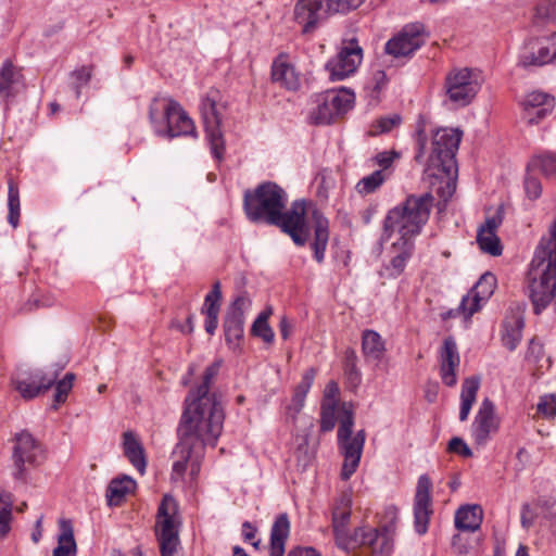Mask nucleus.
Segmentation results:
<instances>
[{
  "instance_id": "1",
  "label": "nucleus",
  "mask_w": 556,
  "mask_h": 556,
  "mask_svg": "<svg viewBox=\"0 0 556 556\" xmlns=\"http://www.w3.org/2000/svg\"><path fill=\"white\" fill-rule=\"evenodd\" d=\"M287 203V192L273 181L262 182L243 194V210L250 222L276 226L289 235L294 244L304 247L311 235L305 201L295 200L290 208Z\"/></svg>"
},
{
  "instance_id": "2",
  "label": "nucleus",
  "mask_w": 556,
  "mask_h": 556,
  "mask_svg": "<svg viewBox=\"0 0 556 556\" xmlns=\"http://www.w3.org/2000/svg\"><path fill=\"white\" fill-rule=\"evenodd\" d=\"M433 203L434 197L430 192L410 194L402 204L388 212L383 222V236L390 239L395 231L400 236L391 245L393 256L386 266L389 277L397 278L404 273L415 251V238L427 224Z\"/></svg>"
},
{
  "instance_id": "3",
  "label": "nucleus",
  "mask_w": 556,
  "mask_h": 556,
  "mask_svg": "<svg viewBox=\"0 0 556 556\" xmlns=\"http://www.w3.org/2000/svg\"><path fill=\"white\" fill-rule=\"evenodd\" d=\"M525 290L534 314L540 315L549 304L556 306V219L535 249Z\"/></svg>"
},
{
  "instance_id": "4",
  "label": "nucleus",
  "mask_w": 556,
  "mask_h": 556,
  "mask_svg": "<svg viewBox=\"0 0 556 556\" xmlns=\"http://www.w3.org/2000/svg\"><path fill=\"white\" fill-rule=\"evenodd\" d=\"M463 131L458 128H441L432 136L431 153L424 170V179L440 182L437 193L446 202L456 190V153Z\"/></svg>"
},
{
  "instance_id": "5",
  "label": "nucleus",
  "mask_w": 556,
  "mask_h": 556,
  "mask_svg": "<svg viewBox=\"0 0 556 556\" xmlns=\"http://www.w3.org/2000/svg\"><path fill=\"white\" fill-rule=\"evenodd\" d=\"M220 366L222 362L215 361L206 367L202 382L189 391L181 415L184 425L195 420L211 426L212 431L223 430L225 412L222 394L210 391Z\"/></svg>"
},
{
  "instance_id": "6",
  "label": "nucleus",
  "mask_w": 556,
  "mask_h": 556,
  "mask_svg": "<svg viewBox=\"0 0 556 556\" xmlns=\"http://www.w3.org/2000/svg\"><path fill=\"white\" fill-rule=\"evenodd\" d=\"M149 119L154 132L161 137L197 136L193 121L175 100L155 97L149 106Z\"/></svg>"
},
{
  "instance_id": "7",
  "label": "nucleus",
  "mask_w": 556,
  "mask_h": 556,
  "mask_svg": "<svg viewBox=\"0 0 556 556\" xmlns=\"http://www.w3.org/2000/svg\"><path fill=\"white\" fill-rule=\"evenodd\" d=\"M223 430L212 431V427L195 420L185 424L184 417L180 418L177 435L178 443L175 447L174 454L178 455L180 459L173 464L172 478H181L186 470L188 462L192 458L195 450L202 453L205 445L215 446Z\"/></svg>"
},
{
  "instance_id": "8",
  "label": "nucleus",
  "mask_w": 556,
  "mask_h": 556,
  "mask_svg": "<svg viewBox=\"0 0 556 556\" xmlns=\"http://www.w3.org/2000/svg\"><path fill=\"white\" fill-rule=\"evenodd\" d=\"M181 517L177 501L165 494L157 507L155 535L160 543L161 556H174L180 544Z\"/></svg>"
},
{
  "instance_id": "9",
  "label": "nucleus",
  "mask_w": 556,
  "mask_h": 556,
  "mask_svg": "<svg viewBox=\"0 0 556 556\" xmlns=\"http://www.w3.org/2000/svg\"><path fill=\"white\" fill-rule=\"evenodd\" d=\"M480 75L469 67L453 68L445 77L448 100L459 106L468 105L480 90Z\"/></svg>"
},
{
  "instance_id": "10",
  "label": "nucleus",
  "mask_w": 556,
  "mask_h": 556,
  "mask_svg": "<svg viewBox=\"0 0 556 556\" xmlns=\"http://www.w3.org/2000/svg\"><path fill=\"white\" fill-rule=\"evenodd\" d=\"M354 93L344 89L336 92L328 90L316 98L317 106L313 110L311 117L315 124H330L337 117L346 113L353 105Z\"/></svg>"
},
{
  "instance_id": "11",
  "label": "nucleus",
  "mask_w": 556,
  "mask_h": 556,
  "mask_svg": "<svg viewBox=\"0 0 556 556\" xmlns=\"http://www.w3.org/2000/svg\"><path fill=\"white\" fill-rule=\"evenodd\" d=\"M252 305V300L247 291L236 295L227 308L223 328L226 343L236 350L240 345L244 329V312Z\"/></svg>"
},
{
  "instance_id": "12",
  "label": "nucleus",
  "mask_w": 556,
  "mask_h": 556,
  "mask_svg": "<svg viewBox=\"0 0 556 556\" xmlns=\"http://www.w3.org/2000/svg\"><path fill=\"white\" fill-rule=\"evenodd\" d=\"M42 450L39 442L26 430L15 435V445L13 447V477L16 480L26 479V465L37 466L38 458Z\"/></svg>"
},
{
  "instance_id": "13",
  "label": "nucleus",
  "mask_w": 556,
  "mask_h": 556,
  "mask_svg": "<svg viewBox=\"0 0 556 556\" xmlns=\"http://www.w3.org/2000/svg\"><path fill=\"white\" fill-rule=\"evenodd\" d=\"M332 14L328 0H298L293 9V18L303 35L313 34Z\"/></svg>"
},
{
  "instance_id": "14",
  "label": "nucleus",
  "mask_w": 556,
  "mask_h": 556,
  "mask_svg": "<svg viewBox=\"0 0 556 556\" xmlns=\"http://www.w3.org/2000/svg\"><path fill=\"white\" fill-rule=\"evenodd\" d=\"M200 111L212 154L215 159L222 160L225 152V140L220 130L222 116L215 99L211 97L204 98L201 102Z\"/></svg>"
},
{
  "instance_id": "15",
  "label": "nucleus",
  "mask_w": 556,
  "mask_h": 556,
  "mask_svg": "<svg viewBox=\"0 0 556 556\" xmlns=\"http://www.w3.org/2000/svg\"><path fill=\"white\" fill-rule=\"evenodd\" d=\"M425 43V25L416 22L405 25L402 30L387 41L386 53L394 56H408Z\"/></svg>"
},
{
  "instance_id": "16",
  "label": "nucleus",
  "mask_w": 556,
  "mask_h": 556,
  "mask_svg": "<svg viewBox=\"0 0 556 556\" xmlns=\"http://www.w3.org/2000/svg\"><path fill=\"white\" fill-rule=\"evenodd\" d=\"M431 490L430 477L421 475L417 481L413 505L414 528L419 535H424L428 531L429 521L433 515Z\"/></svg>"
},
{
  "instance_id": "17",
  "label": "nucleus",
  "mask_w": 556,
  "mask_h": 556,
  "mask_svg": "<svg viewBox=\"0 0 556 556\" xmlns=\"http://www.w3.org/2000/svg\"><path fill=\"white\" fill-rule=\"evenodd\" d=\"M363 59V50L355 42L351 41L349 46L342 47L336 56L326 63V70L332 81L343 80L353 74Z\"/></svg>"
},
{
  "instance_id": "18",
  "label": "nucleus",
  "mask_w": 556,
  "mask_h": 556,
  "mask_svg": "<svg viewBox=\"0 0 556 556\" xmlns=\"http://www.w3.org/2000/svg\"><path fill=\"white\" fill-rule=\"evenodd\" d=\"M498 427L500 419L496 416L495 405L489 397H485L471 426V437L475 444L484 446L489 442L491 434L498 430Z\"/></svg>"
},
{
  "instance_id": "19",
  "label": "nucleus",
  "mask_w": 556,
  "mask_h": 556,
  "mask_svg": "<svg viewBox=\"0 0 556 556\" xmlns=\"http://www.w3.org/2000/svg\"><path fill=\"white\" fill-rule=\"evenodd\" d=\"M61 370L62 367H55L51 371L37 370L24 378H17L14 381L15 388L24 399H34L45 393L55 383Z\"/></svg>"
},
{
  "instance_id": "20",
  "label": "nucleus",
  "mask_w": 556,
  "mask_h": 556,
  "mask_svg": "<svg viewBox=\"0 0 556 556\" xmlns=\"http://www.w3.org/2000/svg\"><path fill=\"white\" fill-rule=\"evenodd\" d=\"M503 223L502 211L497 210L496 213L485 218L477 231V243L480 250L492 256H500L503 252V245L497 236V229Z\"/></svg>"
},
{
  "instance_id": "21",
  "label": "nucleus",
  "mask_w": 556,
  "mask_h": 556,
  "mask_svg": "<svg viewBox=\"0 0 556 556\" xmlns=\"http://www.w3.org/2000/svg\"><path fill=\"white\" fill-rule=\"evenodd\" d=\"M552 61L549 45L544 38L534 37L525 41L518 58V65L528 70L543 66Z\"/></svg>"
},
{
  "instance_id": "22",
  "label": "nucleus",
  "mask_w": 556,
  "mask_h": 556,
  "mask_svg": "<svg viewBox=\"0 0 556 556\" xmlns=\"http://www.w3.org/2000/svg\"><path fill=\"white\" fill-rule=\"evenodd\" d=\"M365 438V431L359 430L353 437V439L338 443L339 448L344 457L341 470L342 480H349L351 476L356 471L362 457Z\"/></svg>"
},
{
  "instance_id": "23",
  "label": "nucleus",
  "mask_w": 556,
  "mask_h": 556,
  "mask_svg": "<svg viewBox=\"0 0 556 556\" xmlns=\"http://www.w3.org/2000/svg\"><path fill=\"white\" fill-rule=\"evenodd\" d=\"M351 518V500L342 496L332 513V527L337 545L342 549H350L351 539L348 525Z\"/></svg>"
},
{
  "instance_id": "24",
  "label": "nucleus",
  "mask_w": 556,
  "mask_h": 556,
  "mask_svg": "<svg viewBox=\"0 0 556 556\" xmlns=\"http://www.w3.org/2000/svg\"><path fill=\"white\" fill-rule=\"evenodd\" d=\"M440 374L444 384L454 387L457 382L456 369L459 366L460 358L455 340L447 337L443 341L440 353Z\"/></svg>"
},
{
  "instance_id": "25",
  "label": "nucleus",
  "mask_w": 556,
  "mask_h": 556,
  "mask_svg": "<svg viewBox=\"0 0 556 556\" xmlns=\"http://www.w3.org/2000/svg\"><path fill=\"white\" fill-rule=\"evenodd\" d=\"M496 288V277L490 273H484L479 280L475 283L468 294L465 298H470V311L469 314H475L481 308L482 303L486 302L493 294Z\"/></svg>"
},
{
  "instance_id": "26",
  "label": "nucleus",
  "mask_w": 556,
  "mask_h": 556,
  "mask_svg": "<svg viewBox=\"0 0 556 556\" xmlns=\"http://www.w3.org/2000/svg\"><path fill=\"white\" fill-rule=\"evenodd\" d=\"M314 240L311 248L314 252V258L318 263H323L325 258L326 248L329 241V222L318 210L312 213Z\"/></svg>"
},
{
  "instance_id": "27",
  "label": "nucleus",
  "mask_w": 556,
  "mask_h": 556,
  "mask_svg": "<svg viewBox=\"0 0 556 556\" xmlns=\"http://www.w3.org/2000/svg\"><path fill=\"white\" fill-rule=\"evenodd\" d=\"M271 79L288 90H296L300 87L299 75L283 53L279 54L273 62Z\"/></svg>"
},
{
  "instance_id": "28",
  "label": "nucleus",
  "mask_w": 556,
  "mask_h": 556,
  "mask_svg": "<svg viewBox=\"0 0 556 556\" xmlns=\"http://www.w3.org/2000/svg\"><path fill=\"white\" fill-rule=\"evenodd\" d=\"M24 86V76L10 60H7L0 71V96L15 97Z\"/></svg>"
},
{
  "instance_id": "29",
  "label": "nucleus",
  "mask_w": 556,
  "mask_h": 556,
  "mask_svg": "<svg viewBox=\"0 0 556 556\" xmlns=\"http://www.w3.org/2000/svg\"><path fill=\"white\" fill-rule=\"evenodd\" d=\"M290 533V521L286 513L280 514L270 530V556H283L286 541Z\"/></svg>"
},
{
  "instance_id": "30",
  "label": "nucleus",
  "mask_w": 556,
  "mask_h": 556,
  "mask_svg": "<svg viewBox=\"0 0 556 556\" xmlns=\"http://www.w3.org/2000/svg\"><path fill=\"white\" fill-rule=\"evenodd\" d=\"M483 511L480 505H464L456 510L455 527L462 531L473 532L481 526Z\"/></svg>"
},
{
  "instance_id": "31",
  "label": "nucleus",
  "mask_w": 556,
  "mask_h": 556,
  "mask_svg": "<svg viewBox=\"0 0 556 556\" xmlns=\"http://www.w3.org/2000/svg\"><path fill=\"white\" fill-rule=\"evenodd\" d=\"M123 448L125 456L130 462V464L141 475H143L146 471L147 460L142 444L136 438L135 433L131 431H126L123 434Z\"/></svg>"
},
{
  "instance_id": "32",
  "label": "nucleus",
  "mask_w": 556,
  "mask_h": 556,
  "mask_svg": "<svg viewBox=\"0 0 556 556\" xmlns=\"http://www.w3.org/2000/svg\"><path fill=\"white\" fill-rule=\"evenodd\" d=\"M362 352L367 362L378 364L386 353L384 340L377 331L365 330L362 334Z\"/></svg>"
},
{
  "instance_id": "33",
  "label": "nucleus",
  "mask_w": 556,
  "mask_h": 556,
  "mask_svg": "<svg viewBox=\"0 0 556 556\" xmlns=\"http://www.w3.org/2000/svg\"><path fill=\"white\" fill-rule=\"evenodd\" d=\"M59 527L58 546L53 549L52 556H76L77 545L74 539L72 521L70 519H60Z\"/></svg>"
},
{
  "instance_id": "34",
  "label": "nucleus",
  "mask_w": 556,
  "mask_h": 556,
  "mask_svg": "<svg viewBox=\"0 0 556 556\" xmlns=\"http://www.w3.org/2000/svg\"><path fill=\"white\" fill-rule=\"evenodd\" d=\"M136 481L129 476L113 479L106 489V498L110 506H118L125 496L135 491Z\"/></svg>"
},
{
  "instance_id": "35",
  "label": "nucleus",
  "mask_w": 556,
  "mask_h": 556,
  "mask_svg": "<svg viewBox=\"0 0 556 556\" xmlns=\"http://www.w3.org/2000/svg\"><path fill=\"white\" fill-rule=\"evenodd\" d=\"M525 320L520 315H513L503 321L502 342L509 351H514L522 337Z\"/></svg>"
},
{
  "instance_id": "36",
  "label": "nucleus",
  "mask_w": 556,
  "mask_h": 556,
  "mask_svg": "<svg viewBox=\"0 0 556 556\" xmlns=\"http://www.w3.org/2000/svg\"><path fill=\"white\" fill-rule=\"evenodd\" d=\"M480 387V378L477 376L467 377L462 386L460 393V410L459 420L465 421L473 403L476 402L477 393Z\"/></svg>"
},
{
  "instance_id": "37",
  "label": "nucleus",
  "mask_w": 556,
  "mask_h": 556,
  "mask_svg": "<svg viewBox=\"0 0 556 556\" xmlns=\"http://www.w3.org/2000/svg\"><path fill=\"white\" fill-rule=\"evenodd\" d=\"M528 173L530 170H540L546 177L556 176V154L545 152L531 157L527 165Z\"/></svg>"
},
{
  "instance_id": "38",
  "label": "nucleus",
  "mask_w": 556,
  "mask_h": 556,
  "mask_svg": "<svg viewBox=\"0 0 556 556\" xmlns=\"http://www.w3.org/2000/svg\"><path fill=\"white\" fill-rule=\"evenodd\" d=\"M8 222L13 228H16L20 223V191L12 179L8 182Z\"/></svg>"
},
{
  "instance_id": "39",
  "label": "nucleus",
  "mask_w": 556,
  "mask_h": 556,
  "mask_svg": "<svg viewBox=\"0 0 556 556\" xmlns=\"http://www.w3.org/2000/svg\"><path fill=\"white\" fill-rule=\"evenodd\" d=\"M390 176V173L375 170L368 176L363 177L356 185L359 194H370L375 192Z\"/></svg>"
},
{
  "instance_id": "40",
  "label": "nucleus",
  "mask_w": 556,
  "mask_h": 556,
  "mask_svg": "<svg viewBox=\"0 0 556 556\" xmlns=\"http://www.w3.org/2000/svg\"><path fill=\"white\" fill-rule=\"evenodd\" d=\"M521 104L525 112L533 111L543 106L554 108L555 98L545 92L532 91L526 96Z\"/></svg>"
},
{
  "instance_id": "41",
  "label": "nucleus",
  "mask_w": 556,
  "mask_h": 556,
  "mask_svg": "<svg viewBox=\"0 0 556 556\" xmlns=\"http://www.w3.org/2000/svg\"><path fill=\"white\" fill-rule=\"evenodd\" d=\"M350 548H354L355 546L358 545L374 546L379 539V533L376 529L363 527L355 529L354 533L350 536Z\"/></svg>"
},
{
  "instance_id": "42",
  "label": "nucleus",
  "mask_w": 556,
  "mask_h": 556,
  "mask_svg": "<svg viewBox=\"0 0 556 556\" xmlns=\"http://www.w3.org/2000/svg\"><path fill=\"white\" fill-rule=\"evenodd\" d=\"M402 122V117L399 114H393L391 116H384L378 118L372 123L369 135L370 136H379L381 134H386L391 131L394 127H397Z\"/></svg>"
},
{
  "instance_id": "43",
  "label": "nucleus",
  "mask_w": 556,
  "mask_h": 556,
  "mask_svg": "<svg viewBox=\"0 0 556 556\" xmlns=\"http://www.w3.org/2000/svg\"><path fill=\"white\" fill-rule=\"evenodd\" d=\"M336 403L323 401L320 408V431L329 432L336 426Z\"/></svg>"
},
{
  "instance_id": "44",
  "label": "nucleus",
  "mask_w": 556,
  "mask_h": 556,
  "mask_svg": "<svg viewBox=\"0 0 556 556\" xmlns=\"http://www.w3.org/2000/svg\"><path fill=\"white\" fill-rule=\"evenodd\" d=\"M534 22H556V0H545L535 8Z\"/></svg>"
},
{
  "instance_id": "45",
  "label": "nucleus",
  "mask_w": 556,
  "mask_h": 556,
  "mask_svg": "<svg viewBox=\"0 0 556 556\" xmlns=\"http://www.w3.org/2000/svg\"><path fill=\"white\" fill-rule=\"evenodd\" d=\"M542 502L543 501L541 500H536L532 504L525 503L522 505L520 522L522 528H525L526 530L530 529L534 525V521L540 514V507L542 506Z\"/></svg>"
},
{
  "instance_id": "46",
  "label": "nucleus",
  "mask_w": 556,
  "mask_h": 556,
  "mask_svg": "<svg viewBox=\"0 0 556 556\" xmlns=\"http://www.w3.org/2000/svg\"><path fill=\"white\" fill-rule=\"evenodd\" d=\"M74 380L75 375L73 372H67L62 380L56 382L53 408H58L59 404L66 401L68 392L73 388Z\"/></svg>"
},
{
  "instance_id": "47",
  "label": "nucleus",
  "mask_w": 556,
  "mask_h": 556,
  "mask_svg": "<svg viewBox=\"0 0 556 556\" xmlns=\"http://www.w3.org/2000/svg\"><path fill=\"white\" fill-rule=\"evenodd\" d=\"M222 301V286L217 280L213 283L212 290L205 295L201 312H219Z\"/></svg>"
},
{
  "instance_id": "48",
  "label": "nucleus",
  "mask_w": 556,
  "mask_h": 556,
  "mask_svg": "<svg viewBox=\"0 0 556 556\" xmlns=\"http://www.w3.org/2000/svg\"><path fill=\"white\" fill-rule=\"evenodd\" d=\"M92 66H81L75 70L71 76L73 78V89L75 91L76 98L80 97L81 88L87 86L92 77Z\"/></svg>"
},
{
  "instance_id": "49",
  "label": "nucleus",
  "mask_w": 556,
  "mask_h": 556,
  "mask_svg": "<svg viewBox=\"0 0 556 556\" xmlns=\"http://www.w3.org/2000/svg\"><path fill=\"white\" fill-rule=\"evenodd\" d=\"M401 157V153L395 150L390 151H382L377 153L372 161L376 165L380 167L379 170H383L384 173H390L389 169L391 168L392 164L395 160H399Z\"/></svg>"
},
{
  "instance_id": "50",
  "label": "nucleus",
  "mask_w": 556,
  "mask_h": 556,
  "mask_svg": "<svg viewBox=\"0 0 556 556\" xmlns=\"http://www.w3.org/2000/svg\"><path fill=\"white\" fill-rule=\"evenodd\" d=\"M470 298L463 296L459 305L456 308L447 309L443 313H441L442 320H447L451 318H456L459 315H463L465 320H468L473 314H469L470 311V304H469Z\"/></svg>"
},
{
  "instance_id": "51",
  "label": "nucleus",
  "mask_w": 556,
  "mask_h": 556,
  "mask_svg": "<svg viewBox=\"0 0 556 556\" xmlns=\"http://www.w3.org/2000/svg\"><path fill=\"white\" fill-rule=\"evenodd\" d=\"M365 0H328L331 13H346L351 10L357 9Z\"/></svg>"
},
{
  "instance_id": "52",
  "label": "nucleus",
  "mask_w": 556,
  "mask_h": 556,
  "mask_svg": "<svg viewBox=\"0 0 556 556\" xmlns=\"http://www.w3.org/2000/svg\"><path fill=\"white\" fill-rule=\"evenodd\" d=\"M538 412L546 418H552L556 415V397L553 394L544 395L538 403Z\"/></svg>"
},
{
  "instance_id": "53",
  "label": "nucleus",
  "mask_w": 556,
  "mask_h": 556,
  "mask_svg": "<svg viewBox=\"0 0 556 556\" xmlns=\"http://www.w3.org/2000/svg\"><path fill=\"white\" fill-rule=\"evenodd\" d=\"M251 333L254 337L262 338L263 341L266 343H271L275 337L274 331L268 325V323L263 321L262 324L257 325V320H254L251 328Z\"/></svg>"
},
{
  "instance_id": "54",
  "label": "nucleus",
  "mask_w": 556,
  "mask_h": 556,
  "mask_svg": "<svg viewBox=\"0 0 556 556\" xmlns=\"http://www.w3.org/2000/svg\"><path fill=\"white\" fill-rule=\"evenodd\" d=\"M316 376L315 368L311 367L304 371L300 383L295 387L294 393L306 396Z\"/></svg>"
},
{
  "instance_id": "55",
  "label": "nucleus",
  "mask_w": 556,
  "mask_h": 556,
  "mask_svg": "<svg viewBox=\"0 0 556 556\" xmlns=\"http://www.w3.org/2000/svg\"><path fill=\"white\" fill-rule=\"evenodd\" d=\"M525 190L529 199L536 200L542 193L541 181L528 174L525 178Z\"/></svg>"
},
{
  "instance_id": "56",
  "label": "nucleus",
  "mask_w": 556,
  "mask_h": 556,
  "mask_svg": "<svg viewBox=\"0 0 556 556\" xmlns=\"http://www.w3.org/2000/svg\"><path fill=\"white\" fill-rule=\"evenodd\" d=\"M447 450H448V452L458 454L463 457H471L472 456L471 450L468 447V445L465 443V441L458 437H454L450 440Z\"/></svg>"
},
{
  "instance_id": "57",
  "label": "nucleus",
  "mask_w": 556,
  "mask_h": 556,
  "mask_svg": "<svg viewBox=\"0 0 556 556\" xmlns=\"http://www.w3.org/2000/svg\"><path fill=\"white\" fill-rule=\"evenodd\" d=\"M553 109L554 108L543 106V108H538V109H535L533 111L525 112V118L527 119V123L529 125L539 124L548 114L552 113Z\"/></svg>"
},
{
  "instance_id": "58",
  "label": "nucleus",
  "mask_w": 556,
  "mask_h": 556,
  "mask_svg": "<svg viewBox=\"0 0 556 556\" xmlns=\"http://www.w3.org/2000/svg\"><path fill=\"white\" fill-rule=\"evenodd\" d=\"M305 397L298 393H293L290 405L287 407V416L292 419V421L296 420L298 414L302 410L305 402Z\"/></svg>"
},
{
  "instance_id": "59",
  "label": "nucleus",
  "mask_w": 556,
  "mask_h": 556,
  "mask_svg": "<svg viewBox=\"0 0 556 556\" xmlns=\"http://www.w3.org/2000/svg\"><path fill=\"white\" fill-rule=\"evenodd\" d=\"M417 153L415 160L418 163H422L426 154L427 135L422 127H419L416 131Z\"/></svg>"
},
{
  "instance_id": "60",
  "label": "nucleus",
  "mask_w": 556,
  "mask_h": 556,
  "mask_svg": "<svg viewBox=\"0 0 556 556\" xmlns=\"http://www.w3.org/2000/svg\"><path fill=\"white\" fill-rule=\"evenodd\" d=\"M544 355L543 345L536 341L534 338L530 340L528 344V350L526 354V358L532 362H539Z\"/></svg>"
},
{
  "instance_id": "61",
  "label": "nucleus",
  "mask_w": 556,
  "mask_h": 556,
  "mask_svg": "<svg viewBox=\"0 0 556 556\" xmlns=\"http://www.w3.org/2000/svg\"><path fill=\"white\" fill-rule=\"evenodd\" d=\"M0 517L12 519V494L9 492L0 494Z\"/></svg>"
},
{
  "instance_id": "62",
  "label": "nucleus",
  "mask_w": 556,
  "mask_h": 556,
  "mask_svg": "<svg viewBox=\"0 0 556 556\" xmlns=\"http://www.w3.org/2000/svg\"><path fill=\"white\" fill-rule=\"evenodd\" d=\"M205 315L204 328L205 331L213 336L218 327V314L219 312H201Z\"/></svg>"
},
{
  "instance_id": "63",
  "label": "nucleus",
  "mask_w": 556,
  "mask_h": 556,
  "mask_svg": "<svg viewBox=\"0 0 556 556\" xmlns=\"http://www.w3.org/2000/svg\"><path fill=\"white\" fill-rule=\"evenodd\" d=\"M356 353L354 350H348L345 354V366L346 370L349 371L350 377L353 376L355 378H358V371L356 369Z\"/></svg>"
},
{
  "instance_id": "64",
  "label": "nucleus",
  "mask_w": 556,
  "mask_h": 556,
  "mask_svg": "<svg viewBox=\"0 0 556 556\" xmlns=\"http://www.w3.org/2000/svg\"><path fill=\"white\" fill-rule=\"evenodd\" d=\"M339 426H345L349 428H353L354 426V415L352 409L348 408L345 403L342 405Z\"/></svg>"
}]
</instances>
